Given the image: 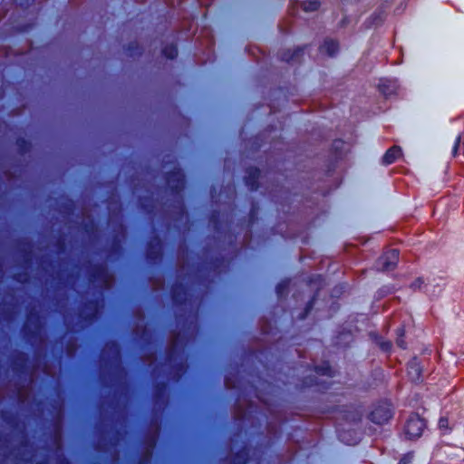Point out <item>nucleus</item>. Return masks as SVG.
Instances as JSON below:
<instances>
[{"label": "nucleus", "instance_id": "obj_1", "mask_svg": "<svg viewBox=\"0 0 464 464\" xmlns=\"http://www.w3.org/2000/svg\"><path fill=\"white\" fill-rule=\"evenodd\" d=\"M424 429V420L418 415H411L405 424L404 434L409 440H414L420 437Z\"/></svg>", "mask_w": 464, "mask_h": 464}, {"label": "nucleus", "instance_id": "obj_2", "mask_svg": "<svg viewBox=\"0 0 464 464\" xmlns=\"http://www.w3.org/2000/svg\"><path fill=\"white\" fill-rule=\"evenodd\" d=\"M399 260V251L397 249L388 250L377 262L378 269L389 271L393 269Z\"/></svg>", "mask_w": 464, "mask_h": 464}, {"label": "nucleus", "instance_id": "obj_3", "mask_svg": "<svg viewBox=\"0 0 464 464\" xmlns=\"http://www.w3.org/2000/svg\"><path fill=\"white\" fill-rule=\"evenodd\" d=\"M370 418L372 422L382 424L391 418V412L389 410L377 408L372 411Z\"/></svg>", "mask_w": 464, "mask_h": 464}, {"label": "nucleus", "instance_id": "obj_4", "mask_svg": "<svg viewBox=\"0 0 464 464\" xmlns=\"http://www.w3.org/2000/svg\"><path fill=\"white\" fill-rule=\"evenodd\" d=\"M408 375L413 382L420 381L421 375V367L420 362L414 359L408 365Z\"/></svg>", "mask_w": 464, "mask_h": 464}, {"label": "nucleus", "instance_id": "obj_5", "mask_svg": "<svg viewBox=\"0 0 464 464\" xmlns=\"http://www.w3.org/2000/svg\"><path fill=\"white\" fill-rule=\"evenodd\" d=\"M401 155V148L393 146L389 149L382 158V161L386 165L393 163Z\"/></svg>", "mask_w": 464, "mask_h": 464}, {"label": "nucleus", "instance_id": "obj_6", "mask_svg": "<svg viewBox=\"0 0 464 464\" xmlns=\"http://www.w3.org/2000/svg\"><path fill=\"white\" fill-rule=\"evenodd\" d=\"M338 50V44L334 40H326L321 46V52L333 56Z\"/></svg>", "mask_w": 464, "mask_h": 464}, {"label": "nucleus", "instance_id": "obj_7", "mask_svg": "<svg viewBox=\"0 0 464 464\" xmlns=\"http://www.w3.org/2000/svg\"><path fill=\"white\" fill-rule=\"evenodd\" d=\"M320 3L317 0H309L303 4L305 12H312L318 9Z\"/></svg>", "mask_w": 464, "mask_h": 464}, {"label": "nucleus", "instance_id": "obj_8", "mask_svg": "<svg viewBox=\"0 0 464 464\" xmlns=\"http://www.w3.org/2000/svg\"><path fill=\"white\" fill-rule=\"evenodd\" d=\"M163 54L169 59H173L178 55V50L175 45H169L163 49Z\"/></svg>", "mask_w": 464, "mask_h": 464}, {"label": "nucleus", "instance_id": "obj_9", "mask_svg": "<svg viewBox=\"0 0 464 464\" xmlns=\"http://www.w3.org/2000/svg\"><path fill=\"white\" fill-rule=\"evenodd\" d=\"M439 429L440 430V431L443 434H445V433H447L449 431V430H450V423H449L448 418L441 417L439 420Z\"/></svg>", "mask_w": 464, "mask_h": 464}, {"label": "nucleus", "instance_id": "obj_10", "mask_svg": "<svg viewBox=\"0 0 464 464\" xmlns=\"http://www.w3.org/2000/svg\"><path fill=\"white\" fill-rule=\"evenodd\" d=\"M258 175H259V171L258 169H252L251 172H250V178L251 179H253L251 181V184H250V187H251V189H255L256 188V179L258 178Z\"/></svg>", "mask_w": 464, "mask_h": 464}, {"label": "nucleus", "instance_id": "obj_11", "mask_svg": "<svg viewBox=\"0 0 464 464\" xmlns=\"http://www.w3.org/2000/svg\"><path fill=\"white\" fill-rule=\"evenodd\" d=\"M460 140H461V137L458 136L457 139H456L455 144L453 146V149H452L453 156L457 155V151H458V150H459V148L460 146Z\"/></svg>", "mask_w": 464, "mask_h": 464}, {"label": "nucleus", "instance_id": "obj_12", "mask_svg": "<svg viewBox=\"0 0 464 464\" xmlns=\"http://www.w3.org/2000/svg\"><path fill=\"white\" fill-rule=\"evenodd\" d=\"M423 284V281L420 279V278H418L417 280H415L411 286L414 288V289H417V288H420L421 287V285Z\"/></svg>", "mask_w": 464, "mask_h": 464}, {"label": "nucleus", "instance_id": "obj_13", "mask_svg": "<svg viewBox=\"0 0 464 464\" xmlns=\"http://www.w3.org/2000/svg\"><path fill=\"white\" fill-rule=\"evenodd\" d=\"M411 459H412V456L411 455H407L405 456L401 461L399 464H409L411 462Z\"/></svg>", "mask_w": 464, "mask_h": 464}, {"label": "nucleus", "instance_id": "obj_14", "mask_svg": "<svg viewBox=\"0 0 464 464\" xmlns=\"http://www.w3.org/2000/svg\"><path fill=\"white\" fill-rule=\"evenodd\" d=\"M397 344L401 348H405V343L401 337H398Z\"/></svg>", "mask_w": 464, "mask_h": 464}, {"label": "nucleus", "instance_id": "obj_15", "mask_svg": "<svg viewBox=\"0 0 464 464\" xmlns=\"http://www.w3.org/2000/svg\"><path fill=\"white\" fill-rule=\"evenodd\" d=\"M316 372H321L322 374H327L328 372H329V368L325 367V368H323V369H316Z\"/></svg>", "mask_w": 464, "mask_h": 464}, {"label": "nucleus", "instance_id": "obj_16", "mask_svg": "<svg viewBox=\"0 0 464 464\" xmlns=\"http://www.w3.org/2000/svg\"><path fill=\"white\" fill-rule=\"evenodd\" d=\"M463 156H464V141H463Z\"/></svg>", "mask_w": 464, "mask_h": 464}]
</instances>
